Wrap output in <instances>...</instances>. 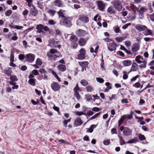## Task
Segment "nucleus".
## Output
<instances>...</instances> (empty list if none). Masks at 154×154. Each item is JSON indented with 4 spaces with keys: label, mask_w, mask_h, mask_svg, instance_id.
I'll list each match as a JSON object with an SVG mask.
<instances>
[{
    "label": "nucleus",
    "mask_w": 154,
    "mask_h": 154,
    "mask_svg": "<svg viewBox=\"0 0 154 154\" xmlns=\"http://www.w3.org/2000/svg\"><path fill=\"white\" fill-rule=\"evenodd\" d=\"M47 56L48 60L51 61L53 60L55 61L57 58L61 57L62 56L60 52L54 48L51 49L50 51L47 53Z\"/></svg>",
    "instance_id": "1"
},
{
    "label": "nucleus",
    "mask_w": 154,
    "mask_h": 154,
    "mask_svg": "<svg viewBox=\"0 0 154 154\" xmlns=\"http://www.w3.org/2000/svg\"><path fill=\"white\" fill-rule=\"evenodd\" d=\"M79 21L82 23H86L89 21V17L85 15H81L79 16V19L77 20L76 24L78 25H80Z\"/></svg>",
    "instance_id": "2"
},
{
    "label": "nucleus",
    "mask_w": 154,
    "mask_h": 154,
    "mask_svg": "<svg viewBox=\"0 0 154 154\" xmlns=\"http://www.w3.org/2000/svg\"><path fill=\"white\" fill-rule=\"evenodd\" d=\"M85 50L84 48H81L79 51V54H76L75 57L76 59L79 60H83L85 58Z\"/></svg>",
    "instance_id": "3"
},
{
    "label": "nucleus",
    "mask_w": 154,
    "mask_h": 154,
    "mask_svg": "<svg viewBox=\"0 0 154 154\" xmlns=\"http://www.w3.org/2000/svg\"><path fill=\"white\" fill-rule=\"evenodd\" d=\"M72 19V17H65L63 19V25L67 27H70L72 25L71 21Z\"/></svg>",
    "instance_id": "4"
},
{
    "label": "nucleus",
    "mask_w": 154,
    "mask_h": 154,
    "mask_svg": "<svg viewBox=\"0 0 154 154\" xmlns=\"http://www.w3.org/2000/svg\"><path fill=\"white\" fill-rule=\"evenodd\" d=\"M35 55L32 53H29L25 56V60L26 61L30 63H32L35 60Z\"/></svg>",
    "instance_id": "5"
},
{
    "label": "nucleus",
    "mask_w": 154,
    "mask_h": 154,
    "mask_svg": "<svg viewBox=\"0 0 154 154\" xmlns=\"http://www.w3.org/2000/svg\"><path fill=\"white\" fill-rule=\"evenodd\" d=\"M107 48L110 51H114L115 52L116 48L117 47L116 44L114 42H109L107 44Z\"/></svg>",
    "instance_id": "6"
},
{
    "label": "nucleus",
    "mask_w": 154,
    "mask_h": 154,
    "mask_svg": "<svg viewBox=\"0 0 154 154\" xmlns=\"http://www.w3.org/2000/svg\"><path fill=\"white\" fill-rule=\"evenodd\" d=\"M96 3L98 9L101 11H103L105 8V3L103 1H97Z\"/></svg>",
    "instance_id": "7"
},
{
    "label": "nucleus",
    "mask_w": 154,
    "mask_h": 154,
    "mask_svg": "<svg viewBox=\"0 0 154 154\" xmlns=\"http://www.w3.org/2000/svg\"><path fill=\"white\" fill-rule=\"evenodd\" d=\"M51 86L52 89L54 91H58L61 88L60 85L56 82H52Z\"/></svg>",
    "instance_id": "8"
},
{
    "label": "nucleus",
    "mask_w": 154,
    "mask_h": 154,
    "mask_svg": "<svg viewBox=\"0 0 154 154\" xmlns=\"http://www.w3.org/2000/svg\"><path fill=\"white\" fill-rule=\"evenodd\" d=\"M113 5L115 8L117 10L121 9L122 8V4L118 0L115 1L113 3Z\"/></svg>",
    "instance_id": "9"
},
{
    "label": "nucleus",
    "mask_w": 154,
    "mask_h": 154,
    "mask_svg": "<svg viewBox=\"0 0 154 154\" xmlns=\"http://www.w3.org/2000/svg\"><path fill=\"white\" fill-rule=\"evenodd\" d=\"M135 28L139 31H143L147 28V27L144 25L137 24L136 25Z\"/></svg>",
    "instance_id": "10"
},
{
    "label": "nucleus",
    "mask_w": 154,
    "mask_h": 154,
    "mask_svg": "<svg viewBox=\"0 0 154 154\" xmlns=\"http://www.w3.org/2000/svg\"><path fill=\"white\" fill-rule=\"evenodd\" d=\"M123 133L125 136H129L131 134L132 131L129 128L125 127Z\"/></svg>",
    "instance_id": "11"
},
{
    "label": "nucleus",
    "mask_w": 154,
    "mask_h": 154,
    "mask_svg": "<svg viewBox=\"0 0 154 154\" xmlns=\"http://www.w3.org/2000/svg\"><path fill=\"white\" fill-rule=\"evenodd\" d=\"M77 35L79 37H82L85 35L87 33L86 31L83 30L79 29L76 31Z\"/></svg>",
    "instance_id": "12"
},
{
    "label": "nucleus",
    "mask_w": 154,
    "mask_h": 154,
    "mask_svg": "<svg viewBox=\"0 0 154 154\" xmlns=\"http://www.w3.org/2000/svg\"><path fill=\"white\" fill-rule=\"evenodd\" d=\"M140 48V45L138 43H135L132 45L131 48V51L133 53L137 51Z\"/></svg>",
    "instance_id": "13"
},
{
    "label": "nucleus",
    "mask_w": 154,
    "mask_h": 154,
    "mask_svg": "<svg viewBox=\"0 0 154 154\" xmlns=\"http://www.w3.org/2000/svg\"><path fill=\"white\" fill-rule=\"evenodd\" d=\"M83 124V122L80 117H77L75 120L74 124V126H79Z\"/></svg>",
    "instance_id": "14"
},
{
    "label": "nucleus",
    "mask_w": 154,
    "mask_h": 154,
    "mask_svg": "<svg viewBox=\"0 0 154 154\" xmlns=\"http://www.w3.org/2000/svg\"><path fill=\"white\" fill-rule=\"evenodd\" d=\"M144 60L143 57L140 55L137 56L135 58V61L139 64L141 63Z\"/></svg>",
    "instance_id": "15"
},
{
    "label": "nucleus",
    "mask_w": 154,
    "mask_h": 154,
    "mask_svg": "<svg viewBox=\"0 0 154 154\" xmlns=\"http://www.w3.org/2000/svg\"><path fill=\"white\" fill-rule=\"evenodd\" d=\"M57 67L58 70L61 72H63L66 70V67L64 64H59L57 66Z\"/></svg>",
    "instance_id": "16"
},
{
    "label": "nucleus",
    "mask_w": 154,
    "mask_h": 154,
    "mask_svg": "<svg viewBox=\"0 0 154 154\" xmlns=\"http://www.w3.org/2000/svg\"><path fill=\"white\" fill-rule=\"evenodd\" d=\"M30 13L33 16H35L37 15L38 11L36 9L35 7L33 6V8L30 9Z\"/></svg>",
    "instance_id": "17"
},
{
    "label": "nucleus",
    "mask_w": 154,
    "mask_h": 154,
    "mask_svg": "<svg viewBox=\"0 0 154 154\" xmlns=\"http://www.w3.org/2000/svg\"><path fill=\"white\" fill-rule=\"evenodd\" d=\"M146 30L143 32L144 34L145 35H150L151 36L153 35V33L152 31L150 29L146 28Z\"/></svg>",
    "instance_id": "18"
},
{
    "label": "nucleus",
    "mask_w": 154,
    "mask_h": 154,
    "mask_svg": "<svg viewBox=\"0 0 154 154\" xmlns=\"http://www.w3.org/2000/svg\"><path fill=\"white\" fill-rule=\"evenodd\" d=\"M131 63V61L130 60H126L122 61L123 65L125 66H130Z\"/></svg>",
    "instance_id": "19"
},
{
    "label": "nucleus",
    "mask_w": 154,
    "mask_h": 154,
    "mask_svg": "<svg viewBox=\"0 0 154 154\" xmlns=\"http://www.w3.org/2000/svg\"><path fill=\"white\" fill-rule=\"evenodd\" d=\"M78 63L82 68H87L89 63L87 61L79 62Z\"/></svg>",
    "instance_id": "20"
},
{
    "label": "nucleus",
    "mask_w": 154,
    "mask_h": 154,
    "mask_svg": "<svg viewBox=\"0 0 154 154\" xmlns=\"http://www.w3.org/2000/svg\"><path fill=\"white\" fill-rule=\"evenodd\" d=\"M63 119H64V120L63 122V126L65 127L66 128L67 126L68 123L70 122L71 121V118H70L68 119H65L64 118H63Z\"/></svg>",
    "instance_id": "21"
},
{
    "label": "nucleus",
    "mask_w": 154,
    "mask_h": 154,
    "mask_svg": "<svg viewBox=\"0 0 154 154\" xmlns=\"http://www.w3.org/2000/svg\"><path fill=\"white\" fill-rule=\"evenodd\" d=\"M43 29V25L42 24L37 25L36 26V29H37V32L39 33H41V32H44L42 30Z\"/></svg>",
    "instance_id": "22"
},
{
    "label": "nucleus",
    "mask_w": 154,
    "mask_h": 154,
    "mask_svg": "<svg viewBox=\"0 0 154 154\" xmlns=\"http://www.w3.org/2000/svg\"><path fill=\"white\" fill-rule=\"evenodd\" d=\"M4 72L8 76H10L11 75L12 71L10 68H8L5 69Z\"/></svg>",
    "instance_id": "23"
},
{
    "label": "nucleus",
    "mask_w": 154,
    "mask_h": 154,
    "mask_svg": "<svg viewBox=\"0 0 154 154\" xmlns=\"http://www.w3.org/2000/svg\"><path fill=\"white\" fill-rule=\"evenodd\" d=\"M137 69V64L135 62L133 63L132 65L131 71L130 72H131V71H136Z\"/></svg>",
    "instance_id": "24"
},
{
    "label": "nucleus",
    "mask_w": 154,
    "mask_h": 154,
    "mask_svg": "<svg viewBox=\"0 0 154 154\" xmlns=\"http://www.w3.org/2000/svg\"><path fill=\"white\" fill-rule=\"evenodd\" d=\"M70 40L72 42V44H75L77 42V38L75 35H72L71 36Z\"/></svg>",
    "instance_id": "25"
},
{
    "label": "nucleus",
    "mask_w": 154,
    "mask_h": 154,
    "mask_svg": "<svg viewBox=\"0 0 154 154\" xmlns=\"http://www.w3.org/2000/svg\"><path fill=\"white\" fill-rule=\"evenodd\" d=\"M54 5L57 7H60L62 5V2L60 0H56L54 2Z\"/></svg>",
    "instance_id": "26"
},
{
    "label": "nucleus",
    "mask_w": 154,
    "mask_h": 154,
    "mask_svg": "<svg viewBox=\"0 0 154 154\" xmlns=\"http://www.w3.org/2000/svg\"><path fill=\"white\" fill-rule=\"evenodd\" d=\"M126 36H124L122 37H117L116 38V40L119 42H122V41L124 40L126 38Z\"/></svg>",
    "instance_id": "27"
},
{
    "label": "nucleus",
    "mask_w": 154,
    "mask_h": 154,
    "mask_svg": "<svg viewBox=\"0 0 154 154\" xmlns=\"http://www.w3.org/2000/svg\"><path fill=\"white\" fill-rule=\"evenodd\" d=\"M79 43L80 45L83 46L86 44V41L83 38H81L79 41Z\"/></svg>",
    "instance_id": "28"
},
{
    "label": "nucleus",
    "mask_w": 154,
    "mask_h": 154,
    "mask_svg": "<svg viewBox=\"0 0 154 154\" xmlns=\"http://www.w3.org/2000/svg\"><path fill=\"white\" fill-rule=\"evenodd\" d=\"M130 72H127L126 71H123L122 73L123 74L122 78L123 79L126 80L128 78V75L129 74Z\"/></svg>",
    "instance_id": "29"
},
{
    "label": "nucleus",
    "mask_w": 154,
    "mask_h": 154,
    "mask_svg": "<svg viewBox=\"0 0 154 154\" xmlns=\"http://www.w3.org/2000/svg\"><path fill=\"white\" fill-rule=\"evenodd\" d=\"M87 91L88 92H92L94 89L92 85H88L86 86L85 88Z\"/></svg>",
    "instance_id": "30"
},
{
    "label": "nucleus",
    "mask_w": 154,
    "mask_h": 154,
    "mask_svg": "<svg viewBox=\"0 0 154 154\" xmlns=\"http://www.w3.org/2000/svg\"><path fill=\"white\" fill-rule=\"evenodd\" d=\"M97 126V125H91L90 128H88L87 131V132L90 133H92L93 131V129L95 128Z\"/></svg>",
    "instance_id": "31"
},
{
    "label": "nucleus",
    "mask_w": 154,
    "mask_h": 154,
    "mask_svg": "<svg viewBox=\"0 0 154 154\" xmlns=\"http://www.w3.org/2000/svg\"><path fill=\"white\" fill-rule=\"evenodd\" d=\"M107 12L109 14H112L115 13V11L112 7H109L107 10Z\"/></svg>",
    "instance_id": "32"
},
{
    "label": "nucleus",
    "mask_w": 154,
    "mask_h": 154,
    "mask_svg": "<svg viewBox=\"0 0 154 154\" xmlns=\"http://www.w3.org/2000/svg\"><path fill=\"white\" fill-rule=\"evenodd\" d=\"M35 79H30L28 81L29 83L33 86H35Z\"/></svg>",
    "instance_id": "33"
},
{
    "label": "nucleus",
    "mask_w": 154,
    "mask_h": 154,
    "mask_svg": "<svg viewBox=\"0 0 154 154\" xmlns=\"http://www.w3.org/2000/svg\"><path fill=\"white\" fill-rule=\"evenodd\" d=\"M142 64L139 66V67L141 68H145L146 67L147 61L146 60H144L143 61H142L141 63Z\"/></svg>",
    "instance_id": "34"
},
{
    "label": "nucleus",
    "mask_w": 154,
    "mask_h": 154,
    "mask_svg": "<svg viewBox=\"0 0 154 154\" xmlns=\"http://www.w3.org/2000/svg\"><path fill=\"white\" fill-rule=\"evenodd\" d=\"M138 141V139L137 137H135L134 138L131 139L127 142L128 143H137Z\"/></svg>",
    "instance_id": "35"
},
{
    "label": "nucleus",
    "mask_w": 154,
    "mask_h": 154,
    "mask_svg": "<svg viewBox=\"0 0 154 154\" xmlns=\"http://www.w3.org/2000/svg\"><path fill=\"white\" fill-rule=\"evenodd\" d=\"M81 84L84 86H86L88 84V82L85 79L82 80L80 82Z\"/></svg>",
    "instance_id": "36"
},
{
    "label": "nucleus",
    "mask_w": 154,
    "mask_h": 154,
    "mask_svg": "<svg viewBox=\"0 0 154 154\" xmlns=\"http://www.w3.org/2000/svg\"><path fill=\"white\" fill-rule=\"evenodd\" d=\"M147 10V9L145 7H142L139 11V13L140 14H143L144 12Z\"/></svg>",
    "instance_id": "37"
},
{
    "label": "nucleus",
    "mask_w": 154,
    "mask_h": 154,
    "mask_svg": "<svg viewBox=\"0 0 154 154\" xmlns=\"http://www.w3.org/2000/svg\"><path fill=\"white\" fill-rule=\"evenodd\" d=\"M64 12V11L62 10H60L57 12V14H58L59 17H61L63 18H64L65 17H66L64 16L63 13Z\"/></svg>",
    "instance_id": "38"
},
{
    "label": "nucleus",
    "mask_w": 154,
    "mask_h": 154,
    "mask_svg": "<svg viewBox=\"0 0 154 154\" xmlns=\"http://www.w3.org/2000/svg\"><path fill=\"white\" fill-rule=\"evenodd\" d=\"M118 137H119V140L120 145H122L124 144L125 143L123 137L122 136H121L119 135H118Z\"/></svg>",
    "instance_id": "39"
},
{
    "label": "nucleus",
    "mask_w": 154,
    "mask_h": 154,
    "mask_svg": "<svg viewBox=\"0 0 154 154\" xmlns=\"http://www.w3.org/2000/svg\"><path fill=\"white\" fill-rule=\"evenodd\" d=\"M51 16H53L56 13V11L53 10H50L47 11Z\"/></svg>",
    "instance_id": "40"
},
{
    "label": "nucleus",
    "mask_w": 154,
    "mask_h": 154,
    "mask_svg": "<svg viewBox=\"0 0 154 154\" xmlns=\"http://www.w3.org/2000/svg\"><path fill=\"white\" fill-rule=\"evenodd\" d=\"M117 95L116 94H112L111 97H108L109 100L111 101L112 100H116L117 98Z\"/></svg>",
    "instance_id": "41"
},
{
    "label": "nucleus",
    "mask_w": 154,
    "mask_h": 154,
    "mask_svg": "<svg viewBox=\"0 0 154 154\" xmlns=\"http://www.w3.org/2000/svg\"><path fill=\"white\" fill-rule=\"evenodd\" d=\"M85 98L87 101H90L92 100V98L91 95L89 94H87L85 95Z\"/></svg>",
    "instance_id": "42"
},
{
    "label": "nucleus",
    "mask_w": 154,
    "mask_h": 154,
    "mask_svg": "<svg viewBox=\"0 0 154 154\" xmlns=\"http://www.w3.org/2000/svg\"><path fill=\"white\" fill-rule=\"evenodd\" d=\"M138 138L139 140L141 141L145 140L146 137L144 136L141 134H139Z\"/></svg>",
    "instance_id": "43"
},
{
    "label": "nucleus",
    "mask_w": 154,
    "mask_h": 154,
    "mask_svg": "<svg viewBox=\"0 0 154 154\" xmlns=\"http://www.w3.org/2000/svg\"><path fill=\"white\" fill-rule=\"evenodd\" d=\"M10 79L12 81H17V76L15 75H12L10 77Z\"/></svg>",
    "instance_id": "44"
},
{
    "label": "nucleus",
    "mask_w": 154,
    "mask_h": 154,
    "mask_svg": "<svg viewBox=\"0 0 154 154\" xmlns=\"http://www.w3.org/2000/svg\"><path fill=\"white\" fill-rule=\"evenodd\" d=\"M80 90V88L78 86V83H77L75 87L73 89L74 93L78 92V91Z\"/></svg>",
    "instance_id": "45"
},
{
    "label": "nucleus",
    "mask_w": 154,
    "mask_h": 154,
    "mask_svg": "<svg viewBox=\"0 0 154 154\" xmlns=\"http://www.w3.org/2000/svg\"><path fill=\"white\" fill-rule=\"evenodd\" d=\"M113 29L115 32L116 33H119L120 31V29L118 26H116L113 27Z\"/></svg>",
    "instance_id": "46"
},
{
    "label": "nucleus",
    "mask_w": 154,
    "mask_h": 154,
    "mask_svg": "<svg viewBox=\"0 0 154 154\" xmlns=\"http://www.w3.org/2000/svg\"><path fill=\"white\" fill-rule=\"evenodd\" d=\"M36 64L38 66H41L42 63L41 60L40 58H38L35 62Z\"/></svg>",
    "instance_id": "47"
},
{
    "label": "nucleus",
    "mask_w": 154,
    "mask_h": 154,
    "mask_svg": "<svg viewBox=\"0 0 154 154\" xmlns=\"http://www.w3.org/2000/svg\"><path fill=\"white\" fill-rule=\"evenodd\" d=\"M100 112H99L96 113L94 115V116L91 117L89 119V120H92L94 119L97 118L100 115Z\"/></svg>",
    "instance_id": "48"
},
{
    "label": "nucleus",
    "mask_w": 154,
    "mask_h": 154,
    "mask_svg": "<svg viewBox=\"0 0 154 154\" xmlns=\"http://www.w3.org/2000/svg\"><path fill=\"white\" fill-rule=\"evenodd\" d=\"M96 80L98 82L101 83H103L104 82V79L101 78L97 77L96 78Z\"/></svg>",
    "instance_id": "49"
},
{
    "label": "nucleus",
    "mask_w": 154,
    "mask_h": 154,
    "mask_svg": "<svg viewBox=\"0 0 154 154\" xmlns=\"http://www.w3.org/2000/svg\"><path fill=\"white\" fill-rule=\"evenodd\" d=\"M75 114L76 115L79 116H80L82 115H85V116H87L86 114L84 113L83 112H82V111H81V112L76 111L75 112Z\"/></svg>",
    "instance_id": "50"
},
{
    "label": "nucleus",
    "mask_w": 154,
    "mask_h": 154,
    "mask_svg": "<svg viewBox=\"0 0 154 154\" xmlns=\"http://www.w3.org/2000/svg\"><path fill=\"white\" fill-rule=\"evenodd\" d=\"M14 36L11 38V40L13 41H16L18 39V37L17 36V34L16 32H14Z\"/></svg>",
    "instance_id": "51"
},
{
    "label": "nucleus",
    "mask_w": 154,
    "mask_h": 154,
    "mask_svg": "<svg viewBox=\"0 0 154 154\" xmlns=\"http://www.w3.org/2000/svg\"><path fill=\"white\" fill-rule=\"evenodd\" d=\"M12 12L11 10H8L5 12V14L7 16H9L11 14Z\"/></svg>",
    "instance_id": "52"
},
{
    "label": "nucleus",
    "mask_w": 154,
    "mask_h": 154,
    "mask_svg": "<svg viewBox=\"0 0 154 154\" xmlns=\"http://www.w3.org/2000/svg\"><path fill=\"white\" fill-rule=\"evenodd\" d=\"M124 118L123 117L121 118L119 121L118 122V126L120 127L122 123L123 122L124 120Z\"/></svg>",
    "instance_id": "53"
},
{
    "label": "nucleus",
    "mask_w": 154,
    "mask_h": 154,
    "mask_svg": "<svg viewBox=\"0 0 154 154\" xmlns=\"http://www.w3.org/2000/svg\"><path fill=\"white\" fill-rule=\"evenodd\" d=\"M133 86L136 88H139L140 87V83L139 82H137L133 85Z\"/></svg>",
    "instance_id": "54"
},
{
    "label": "nucleus",
    "mask_w": 154,
    "mask_h": 154,
    "mask_svg": "<svg viewBox=\"0 0 154 154\" xmlns=\"http://www.w3.org/2000/svg\"><path fill=\"white\" fill-rule=\"evenodd\" d=\"M14 53L13 52H11L10 55V61L14 62Z\"/></svg>",
    "instance_id": "55"
},
{
    "label": "nucleus",
    "mask_w": 154,
    "mask_h": 154,
    "mask_svg": "<svg viewBox=\"0 0 154 154\" xmlns=\"http://www.w3.org/2000/svg\"><path fill=\"white\" fill-rule=\"evenodd\" d=\"M56 22L54 21V20H49L48 21V23L50 25H55L56 23Z\"/></svg>",
    "instance_id": "56"
},
{
    "label": "nucleus",
    "mask_w": 154,
    "mask_h": 154,
    "mask_svg": "<svg viewBox=\"0 0 154 154\" xmlns=\"http://www.w3.org/2000/svg\"><path fill=\"white\" fill-rule=\"evenodd\" d=\"M24 58L25 59V56L23 54H20L19 55V59L21 60H23Z\"/></svg>",
    "instance_id": "57"
},
{
    "label": "nucleus",
    "mask_w": 154,
    "mask_h": 154,
    "mask_svg": "<svg viewBox=\"0 0 154 154\" xmlns=\"http://www.w3.org/2000/svg\"><path fill=\"white\" fill-rule=\"evenodd\" d=\"M74 95L78 100H79L80 99V96L79 92L74 93Z\"/></svg>",
    "instance_id": "58"
},
{
    "label": "nucleus",
    "mask_w": 154,
    "mask_h": 154,
    "mask_svg": "<svg viewBox=\"0 0 154 154\" xmlns=\"http://www.w3.org/2000/svg\"><path fill=\"white\" fill-rule=\"evenodd\" d=\"M139 77V75H137L136 76L133 77L132 78H131L130 79V81L131 82H132L135 81L137 78H138Z\"/></svg>",
    "instance_id": "59"
},
{
    "label": "nucleus",
    "mask_w": 154,
    "mask_h": 154,
    "mask_svg": "<svg viewBox=\"0 0 154 154\" xmlns=\"http://www.w3.org/2000/svg\"><path fill=\"white\" fill-rule=\"evenodd\" d=\"M58 63L62 64H65V61L63 59H62L58 61L57 62V63Z\"/></svg>",
    "instance_id": "60"
},
{
    "label": "nucleus",
    "mask_w": 154,
    "mask_h": 154,
    "mask_svg": "<svg viewBox=\"0 0 154 154\" xmlns=\"http://www.w3.org/2000/svg\"><path fill=\"white\" fill-rule=\"evenodd\" d=\"M32 73L34 74V75H38L39 74V73L38 72V71L37 70L34 69L33 70Z\"/></svg>",
    "instance_id": "61"
},
{
    "label": "nucleus",
    "mask_w": 154,
    "mask_h": 154,
    "mask_svg": "<svg viewBox=\"0 0 154 154\" xmlns=\"http://www.w3.org/2000/svg\"><path fill=\"white\" fill-rule=\"evenodd\" d=\"M94 114V112L91 111L90 110L87 112L86 115L88 116H90Z\"/></svg>",
    "instance_id": "62"
},
{
    "label": "nucleus",
    "mask_w": 154,
    "mask_h": 154,
    "mask_svg": "<svg viewBox=\"0 0 154 154\" xmlns=\"http://www.w3.org/2000/svg\"><path fill=\"white\" fill-rule=\"evenodd\" d=\"M92 110L94 112H98L100 110V108L98 107H94L92 109Z\"/></svg>",
    "instance_id": "63"
},
{
    "label": "nucleus",
    "mask_w": 154,
    "mask_h": 154,
    "mask_svg": "<svg viewBox=\"0 0 154 154\" xmlns=\"http://www.w3.org/2000/svg\"><path fill=\"white\" fill-rule=\"evenodd\" d=\"M111 133L112 134H117V131L116 129L115 128H112L111 130Z\"/></svg>",
    "instance_id": "64"
}]
</instances>
